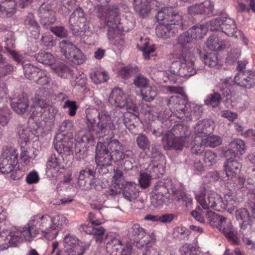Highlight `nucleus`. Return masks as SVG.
I'll return each mask as SVG.
<instances>
[{"instance_id":"nucleus-1","label":"nucleus","mask_w":255,"mask_h":255,"mask_svg":"<svg viewBox=\"0 0 255 255\" xmlns=\"http://www.w3.org/2000/svg\"><path fill=\"white\" fill-rule=\"evenodd\" d=\"M194 42L187 31L178 37L171 54L172 57L176 60L170 65V72L172 74L188 78L197 73L194 56V53H197L196 49L192 50Z\"/></svg>"},{"instance_id":"nucleus-2","label":"nucleus","mask_w":255,"mask_h":255,"mask_svg":"<svg viewBox=\"0 0 255 255\" xmlns=\"http://www.w3.org/2000/svg\"><path fill=\"white\" fill-rule=\"evenodd\" d=\"M115 126L111 115L106 111L99 113L98 122L94 126L90 132H86L81 136L75 145L76 155L78 160L87 156V149L95 145V138H100L113 133Z\"/></svg>"},{"instance_id":"nucleus-3","label":"nucleus","mask_w":255,"mask_h":255,"mask_svg":"<svg viewBox=\"0 0 255 255\" xmlns=\"http://www.w3.org/2000/svg\"><path fill=\"white\" fill-rule=\"evenodd\" d=\"M167 90L171 93L179 94L172 96L167 100V105L171 112L170 116L173 115L186 122L199 119L202 112V107L188 103L187 96L181 87L167 86Z\"/></svg>"},{"instance_id":"nucleus-4","label":"nucleus","mask_w":255,"mask_h":255,"mask_svg":"<svg viewBox=\"0 0 255 255\" xmlns=\"http://www.w3.org/2000/svg\"><path fill=\"white\" fill-rule=\"evenodd\" d=\"M173 137L168 135L166 139V143L164 147L165 149L182 150L183 147L188 148L193 142L191 148L192 153L201 155L204 151L206 146L203 137L196 135L193 140V137L190 136V132L187 126L177 125L174 126L170 131Z\"/></svg>"},{"instance_id":"nucleus-5","label":"nucleus","mask_w":255,"mask_h":255,"mask_svg":"<svg viewBox=\"0 0 255 255\" xmlns=\"http://www.w3.org/2000/svg\"><path fill=\"white\" fill-rule=\"evenodd\" d=\"M159 25L156 28V34L164 39L175 36L179 30L186 28L182 22V16L172 7H164L156 15Z\"/></svg>"},{"instance_id":"nucleus-6","label":"nucleus","mask_w":255,"mask_h":255,"mask_svg":"<svg viewBox=\"0 0 255 255\" xmlns=\"http://www.w3.org/2000/svg\"><path fill=\"white\" fill-rule=\"evenodd\" d=\"M33 217L39 235L49 240L56 238L59 230L68 223L67 218L62 214L52 217L47 214H37Z\"/></svg>"},{"instance_id":"nucleus-7","label":"nucleus","mask_w":255,"mask_h":255,"mask_svg":"<svg viewBox=\"0 0 255 255\" xmlns=\"http://www.w3.org/2000/svg\"><path fill=\"white\" fill-rule=\"evenodd\" d=\"M154 191L155 195L151 203L156 207H161L169 199L179 201L185 196L184 192L177 188L170 180L158 182L154 186Z\"/></svg>"},{"instance_id":"nucleus-8","label":"nucleus","mask_w":255,"mask_h":255,"mask_svg":"<svg viewBox=\"0 0 255 255\" xmlns=\"http://www.w3.org/2000/svg\"><path fill=\"white\" fill-rule=\"evenodd\" d=\"M205 196V191L199 192L196 195L197 202L204 209L211 208L216 211L221 212L228 210L230 213L234 210L235 206L233 205L234 201H228L227 196H225V200L221 195L213 191L210 192L208 194L207 199H206Z\"/></svg>"},{"instance_id":"nucleus-9","label":"nucleus","mask_w":255,"mask_h":255,"mask_svg":"<svg viewBox=\"0 0 255 255\" xmlns=\"http://www.w3.org/2000/svg\"><path fill=\"white\" fill-rule=\"evenodd\" d=\"M37 229L33 216L22 228L18 226L12 227L8 235L11 247L18 246L23 240L31 242L39 235Z\"/></svg>"},{"instance_id":"nucleus-10","label":"nucleus","mask_w":255,"mask_h":255,"mask_svg":"<svg viewBox=\"0 0 255 255\" xmlns=\"http://www.w3.org/2000/svg\"><path fill=\"white\" fill-rule=\"evenodd\" d=\"M18 153L14 148L4 147L0 156V171L3 174L12 171L18 163Z\"/></svg>"},{"instance_id":"nucleus-11","label":"nucleus","mask_w":255,"mask_h":255,"mask_svg":"<svg viewBox=\"0 0 255 255\" xmlns=\"http://www.w3.org/2000/svg\"><path fill=\"white\" fill-rule=\"evenodd\" d=\"M60 48L65 57L75 64H82L86 59L82 51L72 42L62 40L60 43Z\"/></svg>"},{"instance_id":"nucleus-12","label":"nucleus","mask_w":255,"mask_h":255,"mask_svg":"<svg viewBox=\"0 0 255 255\" xmlns=\"http://www.w3.org/2000/svg\"><path fill=\"white\" fill-rule=\"evenodd\" d=\"M131 239L135 243V246L138 249L148 244L151 240V237L145 230L140 227L138 224H134L128 231Z\"/></svg>"},{"instance_id":"nucleus-13","label":"nucleus","mask_w":255,"mask_h":255,"mask_svg":"<svg viewBox=\"0 0 255 255\" xmlns=\"http://www.w3.org/2000/svg\"><path fill=\"white\" fill-rule=\"evenodd\" d=\"M72 163L71 160L65 161L63 155L60 157L55 154H51L47 159L46 164L47 172L57 173L60 169H64Z\"/></svg>"},{"instance_id":"nucleus-14","label":"nucleus","mask_w":255,"mask_h":255,"mask_svg":"<svg viewBox=\"0 0 255 255\" xmlns=\"http://www.w3.org/2000/svg\"><path fill=\"white\" fill-rule=\"evenodd\" d=\"M108 101L112 106L120 109L126 108L127 110H132L135 111L136 108L135 106L131 108L128 105L126 95L119 88H115L112 90Z\"/></svg>"},{"instance_id":"nucleus-15","label":"nucleus","mask_w":255,"mask_h":255,"mask_svg":"<svg viewBox=\"0 0 255 255\" xmlns=\"http://www.w3.org/2000/svg\"><path fill=\"white\" fill-rule=\"evenodd\" d=\"M63 134H58L54 138V143L55 148L61 157L63 155L65 161L70 159L69 156L73 154L72 143L67 139L63 138Z\"/></svg>"},{"instance_id":"nucleus-16","label":"nucleus","mask_w":255,"mask_h":255,"mask_svg":"<svg viewBox=\"0 0 255 255\" xmlns=\"http://www.w3.org/2000/svg\"><path fill=\"white\" fill-rule=\"evenodd\" d=\"M95 160L101 168L111 165L112 161H114L106 146L100 142H98L96 146Z\"/></svg>"},{"instance_id":"nucleus-17","label":"nucleus","mask_w":255,"mask_h":255,"mask_svg":"<svg viewBox=\"0 0 255 255\" xmlns=\"http://www.w3.org/2000/svg\"><path fill=\"white\" fill-rule=\"evenodd\" d=\"M86 21V17L83 10L78 7L70 16L69 28L75 32L79 31L85 27Z\"/></svg>"},{"instance_id":"nucleus-18","label":"nucleus","mask_w":255,"mask_h":255,"mask_svg":"<svg viewBox=\"0 0 255 255\" xmlns=\"http://www.w3.org/2000/svg\"><path fill=\"white\" fill-rule=\"evenodd\" d=\"M16 132L18 136V142L20 146L26 145L30 140L37 139L38 132L37 129L33 131L29 130L24 125L19 124L16 127Z\"/></svg>"},{"instance_id":"nucleus-19","label":"nucleus","mask_w":255,"mask_h":255,"mask_svg":"<svg viewBox=\"0 0 255 255\" xmlns=\"http://www.w3.org/2000/svg\"><path fill=\"white\" fill-rule=\"evenodd\" d=\"M234 81L238 85L251 89L255 86V74L252 71L238 73L234 78Z\"/></svg>"},{"instance_id":"nucleus-20","label":"nucleus","mask_w":255,"mask_h":255,"mask_svg":"<svg viewBox=\"0 0 255 255\" xmlns=\"http://www.w3.org/2000/svg\"><path fill=\"white\" fill-rule=\"evenodd\" d=\"M242 165L235 158L231 157L227 160L225 164V170L228 179L236 178L240 174Z\"/></svg>"},{"instance_id":"nucleus-21","label":"nucleus","mask_w":255,"mask_h":255,"mask_svg":"<svg viewBox=\"0 0 255 255\" xmlns=\"http://www.w3.org/2000/svg\"><path fill=\"white\" fill-rule=\"evenodd\" d=\"M106 148L114 158V162H118L125 159L124 154V148L120 142L117 139L111 140L107 144Z\"/></svg>"},{"instance_id":"nucleus-22","label":"nucleus","mask_w":255,"mask_h":255,"mask_svg":"<svg viewBox=\"0 0 255 255\" xmlns=\"http://www.w3.org/2000/svg\"><path fill=\"white\" fill-rule=\"evenodd\" d=\"M16 2L15 0H0V17H10L16 10Z\"/></svg>"},{"instance_id":"nucleus-23","label":"nucleus","mask_w":255,"mask_h":255,"mask_svg":"<svg viewBox=\"0 0 255 255\" xmlns=\"http://www.w3.org/2000/svg\"><path fill=\"white\" fill-rule=\"evenodd\" d=\"M219 33H215L211 35L207 40L206 45L211 50L218 51L226 47V41L221 38Z\"/></svg>"},{"instance_id":"nucleus-24","label":"nucleus","mask_w":255,"mask_h":255,"mask_svg":"<svg viewBox=\"0 0 255 255\" xmlns=\"http://www.w3.org/2000/svg\"><path fill=\"white\" fill-rule=\"evenodd\" d=\"M206 217L210 225L218 229L219 231H221L228 222L225 217L211 211H208L207 212Z\"/></svg>"},{"instance_id":"nucleus-25","label":"nucleus","mask_w":255,"mask_h":255,"mask_svg":"<svg viewBox=\"0 0 255 255\" xmlns=\"http://www.w3.org/2000/svg\"><path fill=\"white\" fill-rule=\"evenodd\" d=\"M28 106V100L23 96L13 98L11 102L12 109L18 115H23L27 110Z\"/></svg>"},{"instance_id":"nucleus-26","label":"nucleus","mask_w":255,"mask_h":255,"mask_svg":"<svg viewBox=\"0 0 255 255\" xmlns=\"http://www.w3.org/2000/svg\"><path fill=\"white\" fill-rule=\"evenodd\" d=\"M122 188L124 197L129 202L134 200L138 195L136 184L133 182H126L125 185L122 186Z\"/></svg>"},{"instance_id":"nucleus-27","label":"nucleus","mask_w":255,"mask_h":255,"mask_svg":"<svg viewBox=\"0 0 255 255\" xmlns=\"http://www.w3.org/2000/svg\"><path fill=\"white\" fill-rule=\"evenodd\" d=\"M120 23V17L117 9H110L108 13L104 19V26H107L109 28L114 29L118 27Z\"/></svg>"},{"instance_id":"nucleus-28","label":"nucleus","mask_w":255,"mask_h":255,"mask_svg":"<svg viewBox=\"0 0 255 255\" xmlns=\"http://www.w3.org/2000/svg\"><path fill=\"white\" fill-rule=\"evenodd\" d=\"M221 26V31L219 33L222 36L223 33L229 36H233L236 32L237 26L233 19L228 16H223Z\"/></svg>"},{"instance_id":"nucleus-29","label":"nucleus","mask_w":255,"mask_h":255,"mask_svg":"<svg viewBox=\"0 0 255 255\" xmlns=\"http://www.w3.org/2000/svg\"><path fill=\"white\" fill-rule=\"evenodd\" d=\"M96 109L88 108L86 109L85 113L86 115L85 124L86 132H90L94 126L96 124V118H99V113Z\"/></svg>"},{"instance_id":"nucleus-30","label":"nucleus","mask_w":255,"mask_h":255,"mask_svg":"<svg viewBox=\"0 0 255 255\" xmlns=\"http://www.w3.org/2000/svg\"><path fill=\"white\" fill-rule=\"evenodd\" d=\"M235 216L237 220L242 221L240 227L241 229L245 230L248 226H251L252 221L249 211L247 208H242L236 211Z\"/></svg>"},{"instance_id":"nucleus-31","label":"nucleus","mask_w":255,"mask_h":255,"mask_svg":"<svg viewBox=\"0 0 255 255\" xmlns=\"http://www.w3.org/2000/svg\"><path fill=\"white\" fill-rule=\"evenodd\" d=\"M23 23L28 28L33 29L34 33H33L32 35L35 39L38 38L40 34V26L36 20L33 14L30 12L28 13L24 17Z\"/></svg>"},{"instance_id":"nucleus-32","label":"nucleus","mask_w":255,"mask_h":255,"mask_svg":"<svg viewBox=\"0 0 255 255\" xmlns=\"http://www.w3.org/2000/svg\"><path fill=\"white\" fill-rule=\"evenodd\" d=\"M82 229L87 234L95 236V240L97 243H101L103 241L105 230L103 227L89 228L88 225H82Z\"/></svg>"},{"instance_id":"nucleus-33","label":"nucleus","mask_w":255,"mask_h":255,"mask_svg":"<svg viewBox=\"0 0 255 255\" xmlns=\"http://www.w3.org/2000/svg\"><path fill=\"white\" fill-rule=\"evenodd\" d=\"M195 129L196 135H201L204 138L212 131L213 128L209 121L203 120L196 124Z\"/></svg>"},{"instance_id":"nucleus-34","label":"nucleus","mask_w":255,"mask_h":255,"mask_svg":"<svg viewBox=\"0 0 255 255\" xmlns=\"http://www.w3.org/2000/svg\"><path fill=\"white\" fill-rule=\"evenodd\" d=\"M221 231L223 233L224 235L228 239V241L231 242L233 244H239L240 240L237 237L236 233L230 222H228Z\"/></svg>"},{"instance_id":"nucleus-35","label":"nucleus","mask_w":255,"mask_h":255,"mask_svg":"<svg viewBox=\"0 0 255 255\" xmlns=\"http://www.w3.org/2000/svg\"><path fill=\"white\" fill-rule=\"evenodd\" d=\"M187 31L195 42L196 39L203 38L207 33V29L206 25L197 24L189 28Z\"/></svg>"},{"instance_id":"nucleus-36","label":"nucleus","mask_w":255,"mask_h":255,"mask_svg":"<svg viewBox=\"0 0 255 255\" xmlns=\"http://www.w3.org/2000/svg\"><path fill=\"white\" fill-rule=\"evenodd\" d=\"M246 145L243 140L236 139L230 142L229 145L228 151L234 155H242L245 152Z\"/></svg>"},{"instance_id":"nucleus-37","label":"nucleus","mask_w":255,"mask_h":255,"mask_svg":"<svg viewBox=\"0 0 255 255\" xmlns=\"http://www.w3.org/2000/svg\"><path fill=\"white\" fill-rule=\"evenodd\" d=\"M196 51L202 61L204 62L205 65L210 67H214L217 65L218 59L216 54L210 53L205 55L198 48L196 49Z\"/></svg>"},{"instance_id":"nucleus-38","label":"nucleus","mask_w":255,"mask_h":255,"mask_svg":"<svg viewBox=\"0 0 255 255\" xmlns=\"http://www.w3.org/2000/svg\"><path fill=\"white\" fill-rule=\"evenodd\" d=\"M95 177L94 172L91 169L86 168L80 172L78 183L80 186H85L87 183L90 185V181Z\"/></svg>"},{"instance_id":"nucleus-39","label":"nucleus","mask_w":255,"mask_h":255,"mask_svg":"<svg viewBox=\"0 0 255 255\" xmlns=\"http://www.w3.org/2000/svg\"><path fill=\"white\" fill-rule=\"evenodd\" d=\"M23 69L25 77L34 81L37 76L40 69L29 63H23Z\"/></svg>"},{"instance_id":"nucleus-40","label":"nucleus","mask_w":255,"mask_h":255,"mask_svg":"<svg viewBox=\"0 0 255 255\" xmlns=\"http://www.w3.org/2000/svg\"><path fill=\"white\" fill-rule=\"evenodd\" d=\"M142 98L146 102H151L153 100L157 95V91L155 87L147 86L140 90Z\"/></svg>"},{"instance_id":"nucleus-41","label":"nucleus","mask_w":255,"mask_h":255,"mask_svg":"<svg viewBox=\"0 0 255 255\" xmlns=\"http://www.w3.org/2000/svg\"><path fill=\"white\" fill-rule=\"evenodd\" d=\"M38 62L43 64L51 65L55 62V58L51 53L45 51L39 52L35 55Z\"/></svg>"},{"instance_id":"nucleus-42","label":"nucleus","mask_w":255,"mask_h":255,"mask_svg":"<svg viewBox=\"0 0 255 255\" xmlns=\"http://www.w3.org/2000/svg\"><path fill=\"white\" fill-rule=\"evenodd\" d=\"M92 81L96 84L106 82L109 78L108 74L104 71L97 70L90 74Z\"/></svg>"},{"instance_id":"nucleus-43","label":"nucleus","mask_w":255,"mask_h":255,"mask_svg":"<svg viewBox=\"0 0 255 255\" xmlns=\"http://www.w3.org/2000/svg\"><path fill=\"white\" fill-rule=\"evenodd\" d=\"M89 247V243H80V245L76 248H67L65 254V255H83Z\"/></svg>"},{"instance_id":"nucleus-44","label":"nucleus","mask_w":255,"mask_h":255,"mask_svg":"<svg viewBox=\"0 0 255 255\" xmlns=\"http://www.w3.org/2000/svg\"><path fill=\"white\" fill-rule=\"evenodd\" d=\"M141 42V45L139 46V44H137L139 49L143 52V55L145 59H149L150 58V54L153 53L155 50L154 45L149 46L148 40L147 39H143L142 38H140Z\"/></svg>"},{"instance_id":"nucleus-45","label":"nucleus","mask_w":255,"mask_h":255,"mask_svg":"<svg viewBox=\"0 0 255 255\" xmlns=\"http://www.w3.org/2000/svg\"><path fill=\"white\" fill-rule=\"evenodd\" d=\"M57 75L63 78H69L73 75V71L64 63L60 64L54 69Z\"/></svg>"},{"instance_id":"nucleus-46","label":"nucleus","mask_w":255,"mask_h":255,"mask_svg":"<svg viewBox=\"0 0 255 255\" xmlns=\"http://www.w3.org/2000/svg\"><path fill=\"white\" fill-rule=\"evenodd\" d=\"M41 22L44 25H49L53 23L55 20V12L52 10H44L43 12H41Z\"/></svg>"},{"instance_id":"nucleus-47","label":"nucleus","mask_w":255,"mask_h":255,"mask_svg":"<svg viewBox=\"0 0 255 255\" xmlns=\"http://www.w3.org/2000/svg\"><path fill=\"white\" fill-rule=\"evenodd\" d=\"M136 142L138 147L142 150H149L150 146V142L145 134L140 133L136 138Z\"/></svg>"},{"instance_id":"nucleus-48","label":"nucleus","mask_w":255,"mask_h":255,"mask_svg":"<svg viewBox=\"0 0 255 255\" xmlns=\"http://www.w3.org/2000/svg\"><path fill=\"white\" fill-rule=\"evenodd\" d=\"M221 96L220 94L214 92L207 96L205 100V104L208 106H211L213 108L218 107L221 102Z\"/></svg>"},{"instance_id":"nucleus-49","label":"nucleus","mask_w":255,"mask_h":255,"mask_svg":"<svg viewBox=\"0 0 255 255\" xmlns=\"http://www.w3.org/2000/svg\"><path fill=\"white\" fill-rule=\"evenodd\" d=\"M63 242L64 246L66 248L70 247L76 248L80 245V243H85L79 240L76 236L70 234L65 236Z\"/></svg>"},{"instance_id":"nucleus-50","label":"nucleus","mask_w":255,"mask_h":255,"mask_svg":"<svg viewBox=\"0 0 255 255\" xmlns=\"http://www.w3.org/2000/svg\"><path fill=\"white\" fill-rule=\"evenodd\" d=\"M13 70L14 66L7 63L5 58L0 61V77L10 74Z\"/></svg>"},{"instance_id":"nucleus-51","label":"nucleus","mask_w":255,"mask_h":255,"mask_svg":"<svg viewBox=\"0 0 255 255\" xmlns=\"http://www.w3.org/2000/svg\"><path fill=\"white\" fill-rule=\"evenodd\" d=\"M190 232L186 228L182 226H179L175 228L173 231L174 238L180 240H185L188 238Z\"/></svg>"},{"instance_id":"nucleus-52","label":"nucleus","mask_w":255,"mask_h":255,"mask_svg":"<svg viewBox=\"0 0 255 255\" xmlns=\"http://www.w3.org/2000/svg\"><path fill=\"white\" fill-rule=\"evenodd\" d=\"M50 80V77L48 75L47 72L40 69L37 76L34 82L38 85H45L49 84Z\"/></svg>"},{"instance_id":"nucleus-53","label":"nucleus","mask_w":255,"mask_h":255,"mask_svg":"<svg viewBox=\"0 0 255 255\" xmlns=\"http://www.w3.org/2000/svg\"><path fill=\"white\" fill-rule=\"evenodd\" d=\"M217 158V155L215 153L208 150L205 152L203 160L206 166L211 167L216 163Z\"/></svg>"},{"instance_id":"nucleus-54","label":"nucleus","mask_w":255,"mask_h":255,"mask_svg":"<svg viewBox=\"0 0 255 255\" xmlns=\"http://www.w3.org/2000/svg\"><path fill=\"white\" fill-rule=\"evenodd\" d=\"M204 138L207 147H215L220 145L222 143L221 138L219 136L207 135L205 136Z\"/></svg>"},{"instance_id":"nucleus-55","label":"nucleus","mask_w":255,"mask_h":255,"mask_svg":"<svg viewBox=\"0 0 255 255\" xmlns=\"http://www.w3.org/2000/svg\"><path fill=\"white\" fill-rule=\"evenodd\" d=\"M9 228V221L7 220V213L0 207V231H6Z\"/></svg>"},{"instance_id":"nucleus-56","label":"nucleus","mask_w":255,"mask_h":255,"mask_svg":"<svg viewBox=\"0 0 255 255\" xmlns=\"http://www.w3.org/2000/svg\"><path fill=\"white\" fill-rule=\"evenodd\" d=\"M223 17V16L218 17L210 20L206 25L207 29L211 31H219L221 30Z\"/></svg>"},{"instance_id":"nucleus-57","label":"nucleus","mask_w":255,"mask_h":255,"mask_svg":"<svg viewBox=\"0 0 255 255\" xmlns=\"http://www.w3.org/2000/svg\"><path fill=\"white\" fill-rule=\"evenodd\" d=\"M56 41L50 34H44L40 39V44L47 48H51L56 45Z\"/></svg>"},{"instance_id":"nucleus-58","label":"nucleus","mask_w":255,"mask_h":255,"mask_svg":"<svg viewBox=\"0 0 255 255\" xmlns=\"http://www.w3.org/2000/svg\"><path fill=\"white\" fill-rule=\"evenodd\" d=\"M214 4L210 0H205L201 3L202 14L210 15L214 11Z\"/></svg>"},{"instance_id":"nucleus-59","label":"nucleus","mask_w":255,"mask_h":255,"mask_svg":"<svg viewBox=\"0 0 255 255\" xmlns=\"http://www.w3.org/2000/svg\"><path fill=\"white\" fill-rule=\"evenodd\" d=\"M10 119V113L8 108L0 109V125L6 126Z\"/></svg>"},{"instance_id":"nucleus-60","label":"nucleus","mask_w":255,"mask_h":255,"mask_svg":"<svg viewBox=\"0 0 255 255\" xmlns=\"http://www.w3.org/2000/svg\"><path fill=\"white\" fill-rule=\"evenodd\" d=\"M63 107L64 109H68V115L71 117H73L76 115L78 109V107L75 101L69 100L65 102Z\"/></svg>"},{"instance_id":"nucleus-61","label":"nucleus","mask_w":255,"mask_h":255,"mask_svg":"<svg viewBox=\"0 0 255 255\" xmlns=\"http://www.w3.org/2000/svg\"><path fill=\"white\" fill-rule=\"evenodd\" d=\"M90 185L91 188H94L95 190L100 191L105 188L107 186L106 181H103L100 179L95 178V177L90 181Z\"/></svg>"},{"instance_id":"nucleus-62","label":"nucleus","mask_w":255,"mask_h":255,"mask_svg":"<svg viewBox=\"0 0 255 255\" xmlns=\"http://www.w3.org/2000/svg\"><path fill=\"white\" fill-rule=\"evenodd\" d=\"M151 178V176L148 174L147 173H141L139 179V182L141 187L143 188H147L149 186Z\"/></svg>"},{"instance_id":"nucleus-63","label":"nucleus","mask_w":255,"mask_h":255,"mask_svg":"<svg viewBox=\"0 0 255 255\" xmlns=\"http://www.w3.org/2000/svg\"><path fill=\"white\" fill-rule=\"evenodd\" d=\"M5 231H0V250L7 249L11 246L8 236H4Z\"/></svg>"},{"instance_id":"nucleus-64","label":"nucleus","mask_w":255,"mask_h":255,"mask_svg":"<svg viewBox=\"0 0 255 255\" xmlns=\"http://www.w3.org/2000/svg\"><path fill=\"white\" fill-rule=\"evenodd\" d=\"M39 180L38 174L35 170L30 172L26 177V182L28 184L37 183Z\"/></svg>"}]
</instances>
